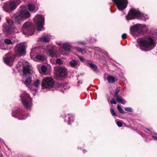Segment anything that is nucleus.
<instances>
[{
    "mask_svg": "<svg viewBox=\"0 0 157 157\" xmlns=\"http://www.w3.org/2000/svg\"><path fill=\"white\" fill-rule=\"evenodd\" d=\"M78 58H79V60H80V61L81 62H84L85 60L83 58H82V57H80V56H79L78 57Z\"/></svg>",
    "mask_w": 157,
    "mask_h": 157,
    "instance_id": "37998d69",
    "label": "nucleus"
},
{
    "mask_svg": "<svg viewBox=\"0 0 157 157\" xmlns=\"http://www.w3.org/2000/svg\"><path fill=\"white\" fill-rule=\"evenodd\" d=\"M56 63L59 65H61L63 63V61L61 59H58L56 60Z\"/></svg>",
    "mask_w": 157,
    "mask_h": 157,
    "instance_id": "e433bc0d",
    "label": "nucleus"
},
{
    "mask_svg": "<svg viewBox=\"0 0 157 157\" xmlns=\"http://www.w3.org/2000/svg\"><path fill=\"white\" fill-rule=\"evenodd\" d=\"M31 82V79L30 77H29L26 79L24 82V84L26 86H27L29 89L31 86L30 82Z\"/></svg>",
    "mask_w": 157,
    "mask_h": 157,
    "instance_id": "5701e85b",
    "label": "nucleus"
},
{
    "mask_svg": "<svg viewBox=\"0 0 157 157\" xmlns=\"http://www.w3.org/2000/svg\"><path fill=\"white\" fill-rule=\"evenodd\" d=\"M56 48L53 45H49L48 47L47 52L49 56L52 58L56 56Z\"/></svg>",
    "mask_w": 157,
    "mask_h": 157,
    "instance_id": "4468645a",
    "label": "nucleus"
},
{
    "mask_svg": "<svg viewBox=\"0 0 157 157\" xmlns=\"http://www.w3.org/2000/svg\"><path fill=\"white\" fill-rule=\"evenodd\" d=\"M79 43H80V44H83V43L82 42H79Z\"/></svg>",
    "mask_w": 157,
    "mask_h": 157,
    "instance_id": "8fccbe9b",
    "label": "nucleus"
},
{
    "mask_svg": "<svg viewBox=\"0 0 157 157\" xmlns=\"http://www.w3.org/2000/svg\"><path fill=\"white\" fill-rule=\"evenodd\" d=\"M50 38L48 35H45L42 37L38 39V41L41 42H48L49 41Z\"/></svg>",
    "mask_w": 157,
    "mask_h": 157,
    "instance_id": "4be33fe9",
    "label": "nucleus"
},
{
    "mask_svg": "<svg viewBox=\"0 0 157 157\" xmlns=\"http://www.w3.org/2000/svg\"><path fill=\"white\" fill-rule=\"evenodd\" d=\"M54 81L51 78H45L43 80L42 82V89L43 91L52 90Z\"/></svg>",
    "mask_w": 157,
    "mask_h": 157,
    "instance_id": "39448f33",
    "label": "nucleus"
},
{
    "mask_svg": "<svg viewBox=\"0 0 157 157\" xmlns=\"http://www.w3.org/2000/svg\"><path fill=\"white\" fill-rule=\"evenodd\" d=\"M28 7L30 11L35 12L37 10H35V6L33 4H29L28 5Z\"/></svg>",
    "mask_w": 157,
    "mask_h": 157,
    "instance_id": "a878e982",
    "label": "nucleus"
},
{
    "mask_svg": "<svg viewBox=\"0 0 157 157\" xmlns=\"http://www.w3.org/2000/svg\"><path fill=\"white\" fill-rule=\"evenodd\" d=\"M44 49L41 48L35 47L32 48L31 50V52L30 53V56L31 58H34L36 56H37V54H39L40 52H43Z\"/></svg>",
    "mask_w": 157,
    "mask_h": 157,
    "instance_id": "f3484780",
    "label": "nucleus"
},
{
    "mask_svg": "<svg viewBox=\"0 0 157 157\" xmlns=\"http://www.w3.org/2000/svg\"><path fill=\"white\" fill-rule=\"evenodd\" d=\"M116 99L118 102H120L123 104H124L126 102V101L122 99L121 97L120 96L116 98Z\"/></svg>",
    "mask_w": 157,
    "mask_h": 157,
    "instance_id": "7c9ffc66",
    "label": "nucleus"
},
{
    "mask_svg": "<svg viewBox=\"0 0 157 157\" xmlns=\"http://www.w3.org/2000/svg\"><path fill=\"white\" fill-rule=\"evenodd\" d=\"M117 124L118 126L119 127H121L122 125V123L120 121H117Z\"/></svg>",
    "mask_w": 157,
    "mask_h": 157,
    "instance_id": "a19ab883",
    "label": "nucleus"
},
{
    "mask_svg": "<svg viewBox=\"0 0 157 157\" xmlns=\"http://www.w3.org/2000/svg\"><path fill=\"white\" fill-rule=\"evenodd\" d=\"M25 45L21 43L17 44L14 48L16 54L18 56H21L25 54Z\"/></svg>",
    "mask_w": 157,
    "mask_h": 157,
    "instance_id": "9d476101",
    "label": "nucleus"
},
{
    "mask_svg": "<svg viewBox=\"0 0 157 157\" xmlns=\"http://www.w3.org/2000/svg\"><path fill=\"white\" fill-rule=\"evenodd\" d=\"M152 137L155 139L157 140V134H156L155 135L153 136Z\"/></svg>",
    "mask_w": 157,
    "mask_h": 157,
    "instance_id": "de8ad7c7",
    "label": "nucleus"
},
{
    "mask_svg": "<svg viewBox=\"0 0 157 157\" xmlns=\"http://www.w3.org/2000/svg\"><path fill=\"white\" fill-rule=\"evenodd\" d=\"M35 57L36 59L40 62L44 61L45 59L44 56L41 55L36 56Z\"/></svg>",
    "mask_w": 157,
    "mask_h": 157,
    "instance_id": "cd10ccee",
    "label": "nucleus"
},
{
    "mask_svg": "<svg viewBox=\"0 0 157 157\" xmlns=\"http://www.w3.org/2000/svg\"><path fill=\"white\" fill-rule=\"evenodd\" d=\"M127 36V34L126 33H124L122 35V39H125L126 36Z\"/></svg>",
    "mask_w": 157,
    "mask_h": 157,
    "instance_id": "c03bdc74",
    "label": "nucleus"
},
{
    "mask_svg": "<svg viewBox=\"0 0 157 157\" xmlns=\"http://www.w3.org/2000/svg\"><path fill=\"white\" fill-rule=\"evenodd\" d=\"M110 111L111 113L113 116H117V115L115 113L114 110L113 109H111Z\"/></svg>",
    "mask_w": 157,
    "mask_h": 157,
    "instance_id": "4c0bfd02",
    "label": "nucleus"
},
{
    "mask_svg": "<svg viewBox=\"0 0 157 157\" xmlns=\"http://www.w3.org/2000/svg\"><path fill=\"white\" fill-rule=\"evenodd\" d=\"M3 30L5 34H10L15 28V26L12 20H7V23L3 25Z\"/></svg>",
    "mask_w": 157,
    "mask_h": 157,
    "instance_id": "9b49d317",
    "label": "nucleus"
},
{
    "mask_svg": "<svg viewBox=\"0 0 157 157\" xmlns=\"http://www.w3.org/2000/svg\"><path fill=\"white\" fill-rule=\"evenodd\" d=\"M147 39H142L138 42V44L142 51L146 52L147 50Z\"/></svg>",
    "mask_w": 157,
    "mask_h": 157,
    "instance_id": "dca6fc26",
    "label": "nucleus"
},
{
    "mask_svg": "<svg viewBox=\"0 0 157 157\" xmlns=\"http://www.w3.org/2000/svg\"><path fill=\"white\" fill-rule=\"evenodd\" d=\"M120 87H117L115 90V93L114 97L115 98H117L119 97V96L118 95V92L120 90Z\"/></svg>",
    "mask_w": 157,
    "mask_h": 157,
    "instance_id": "2f4dec72",
    "label": "nucleus"
},
{
    "mask_svg": "<svg viewBox=\"0 0 157 157\" xmlns=\"http://www.w3.org/2000/svg\"><path fill=\"white\" fill-rule=\"evenodd\" d=\"M130 32L134 36H138L139 35H144L147 31V27L145 25L141 24L134 25L130 28Z\"/></svg>",
    "mask_w": 157,
    "mask_h": 157,
    "instance_id": "7ed1b4c3",
    "label": "nucleus"
},
{
    "mask_svg": "<svg viewBox=\"0 0 157 157\" xmlns=\"http://www.w3.org/2000/svg\"><path fill=\"white\" fill-rule=\"evenodd\" d=\"M30 14L24 6H21L20 11L14 15V20L17 24L20 23L24 19L29 17Z\"/></svg>",
    "mask_w": 157,
    "mask_h": 157,
    "instance_id": "f257e3e1",
    "label": "nucleus"
},
{
    "mask_svg": "<svg viewBox=\"0 0 157 157\" xmlns=\"http://www.w3.org/2000/svg\"><path fill=\"white\" fill-rule=\"evenodd\" d=\"M65 122H67L68 123V124H69L70 123L73 122V118L70 117L68 116L67 118L66 117L65 119L64 120Z\"/></svg>",
    "mask_w": 157,
    "mask_h": 157,
    "instance_id": "c756f323",
    "label": "nucleus"
},
{
    "mask_svg": "<svg viewBox=\"0 0 157 157\" xmlns=\"http://www.w3.org/2000/svg\"><path fill=\"white\" fill-rule=\"evenodd\" d=\"M0 48H1L2 49H6V48L3 47V44H1L0 45Z\"/></svg>",
    "mask_w": 157,
    "mask_h": 157,
    "instance_id": "a18cd8bd",
    "label": "nucleus"
},
{
    "mask_svg": "<svg viewBox=\"0 0 157 157\" xmlns=\"http://www.w3.org/2000/svg\"><path fill=\"white\" fill-rule=\"evenodd\" d=\"M28 64V62H26L23 59H21L18 62L17 66H22L23 68V66H25L26 64Z\"/></svg>",
    "mask_w": 157,
    "mask_h": 157,
    "instance_id": "b1692460",
    "label": "nucleus"
},
{
    "mask_svg": "<svg viewBox=\"0 0 157 157\" xmlns=\"http://www.w3.org/2000/svg\"><path fill=\"white\" fill-rule=\"evenodd\" d=\"M58 73L61 77H64L66 75L65 68L63 67H60L59 69Z\"/></svg>",
    "mask_w": 157,
    "mask_h": 157,
    "instance_id": "aec40b11",
    "label": "nucleus"
},
{
    "mask_svg": "<svg viewBox=\"0 0 157 157\" xmlns=\"http://www.w3.org/2000/svg\"><path fill=\"white\" fill-rule=\"evenodd\" d=\"M110 103L111 104H117V102L114 98H113L110 101Z\"/></svg>",
    "mask_w": 157,
    "mask_h": 157,
    "instance_id": "58836bf2",
    "label": "nucleus"
},
{
    "mask_svg": "<svg viewBox=\"0 0 157 157\" xmlns=\"http://www.w3.org/2000/svg\"><path fill=\"white\" fill-rule=\"evenodd\" d=\"M21 2L20 0H12L9 4H5L4 6L3 7V9L6 12L8 11L9 9L12 11L16 8Z\"/></svg>",
    "mask_w": 157,
    "mask_h": 157,
    "instance_id": "6e6552de",
    "label": "nucleus"
},
{
    "mask_svg": "<svg viewBox=\"0 0 157 157\" xmlns=\"http://www.w3.org/2000/svg\"><path fill=\"white\" fill-rule=\"evenodd\" d=\"M22 103L27 109H30L32 105V99L29 95L27 93L22 94L21 96Z\"/></svg>",
    "mask_w": 157,
    "mask_h": 157,
    "instance_id": "0eeeda50",
    "label": "nucleus"
},
{
    "mask_svg": "<svg viewBox=\"0 0 157 157\" xmlns=\"http://www.w3.org/2000/svg\"><path fill=\"white\" fill-rule=\"evenodd\" d=\"M31 67L28 64H26L25 66H23V72L25 75H27L30 73Z\"/></svg>",
    "mask_w": 157,
    "mask_h": 157,
    "instance_id": "6ab92c4d",
    "label": "nucleus"
},
{
    "mask_svg": "<svg viewBox=\"0 0 157 157\" xmlns=\"http://www.w3.org/2000/svg\"><path fill=\"white\" fill-rule=\"evenodd\" d=\"M137 18L146 21V19L144 15L141 13L139 11L134 8H132L129 11L126 16V19L130 20Z\"/></svg>",
    "mask_w": 157,
    "mask_h": 157,
    "instance_id": "20e7f679",
    "label": "nucleus"
},
{
    "mask_svg": "<svg viewBox=\"0 0 157 157\" xmlns=\"http://www.w3.org/2000/svg\"><path fill=\"white\" fill-rule=\"evenodd\" d=\"M154 39H157V30H150L148 34V51L151 50L155 47L156 43Z\"/></svg>",
    "mask_w": 157,
    "mask_h": 157,
    "instance_id": "f03ea898",
    "label": "nucleus"
},
{
    "mask_svg": "<svg viewBox=\"0 0 157 157\" xmlns=\"http://www.w3.org/2000/svg\"><path fill=\"white\" fill-rule=\"evenodd\" d=\"M85 150H83V152L84 153H85Z\"/></svg>",
    "mask_w": 157,
    "mask_h": 157,
    "instance_id": "3c124183",
    "label": "nucleus"
},
{
    "mask_svg": "<svg viewBox=\"0 0 157 157\" xmlns=\"http://www.w3.org/2000/svg\"><path fill=\"white\" fill-rule=\"evenodd\" d=\"M12 114L13 117L17 118L19 120L25 119L26 118V117L24 115V112L22 109L18 108L13 110Z\"/></svg>",
    "mask_w": 157,
    "mask_h": 157,
    "instance_id": "f8f14e48",
    "label": "nucleus"
},
{
    "mask_svg": "<svg viewBox=\"0 0 157 157\" xmlns=\"http://www.w3.org/2000/svg\"><path fill=\"white\" fill-rule=\"evenodd\" d=\"M34 30V27L32 23L28 21L23 25L21 32L24 34L31 35L33 33Z\"/></svg>",
    "mask_w": 157,
    "mask_h": 157,
    "instance_id": "423d86ee",
    "label": "nucleus"
},
{
    "mask_svg": "<svg viewBox=\"0 0 157 157\" xmlns=\"http://www.w3.org/2000/svg\"><path fill=\"white\" fill-rule=\"evenodd\" d=\"M80 52H81L82 54H84L86 53V51L84 49H82V50H81Z\"/></svg>",
    "mask_w": 157,
    "mask_h": 157,
    "instance_id": "49530a36",
    "label": "nucleus"
},
{
    "mask_svg": "<svg viewBox=\"0 0 157 157\" xmlns=\"http://www.w3.org/2000/svg\"><path fill=\"white\" fill-rule=\"evenodd\" d=\"M116 4L118 10H122L125 9L127 6V0H112Z\"/></svg>",
    "mask_w": 157,
    "mask_h": 157,
    "instance_id": "ddd939ff",
    "label": "nucleus"
},
{
    "mask_svg": "<svg viewBox=\"0 0 157 157\" xmlns=\"http://www.w3.org/2000/svg\"><path fill=\"white\" fill-rule=\"evenodd\" d=\"M142 136H144V135H142Z\"/></svg>",
    "mask_w": 157,
    "mask_h": 157,
    "instance_id": "603ef678",
    "label": "nucleus"
},
{
    "mask_svg": "<svg viewBox=\"0 0 157 157\" xmlns=\"http://www.w3.org/2000/svg\"><path fill=\"white\" fill-rule=\"evenodd\" d=\"M117 108L120 113H124V111L119 105H117Z\"/></svg>",
    "mask_w": 157,
    "mask_h": 157,
    "instance_id": "473e14b6",
    "label": "nucleus"
},
{
    "mask_svg": "<svg viewBox=\"0 0 157 157\" xmlns=\"http://www.w3.org/2000/svg\"><path fill=\"white\" fill-rule=\"evenodd\" d=\"M47 69V67L44 65H42L41 67V69L43 74H45Z\"/></svg>",
    "mask_w": 157,
    "mask_h": 157,
    "instance_id": "72a5a7b5",
    "label": "nucleus"
},
{
    "mask_svg": "<svg viewBox=\"0 0 157 157\" xmlns=\"http://www.w3.org/2000/svg\"><path fill=\"white\" fill-rule=\"evenodd\" d=\"M124 110L125 111L129 112H133L132 108L129 107H125L124 108Z\"/></svg>",
    "mask_w": 157,
    "mask_h": 157,
    "instance_id": "f704fd0d",
    "label": "nucleus"
},
{
    "mask_svg": "<svg viewBox=\"0 0 157 157\" xmlns=\"http://www.w3.org/2000/svg\"><path fill=\"white\" fill-rule=\"evenodd\" d=\"M75 49L77 51L80 52L81 50H82V48L78 47H76L75 48Z\"/></svg>",
    "mask_w": 157,
    "mask_h": 157,
    "instance_id": "79ce46f5",
    "label": "nucleus"
},
{
    "mask_svg": "<svg viewBox=\"0 0 157 157\" xmlns=\"http://www.w3.org/2000/svg\"><path fill=\"white\" fill-rule=\"evenodd\" d=\"M40 84L39 80L37 79L34 81L33 83L31 84L30 89L35 91L37 90V88L39 86Z\"/></svg>",
    "mask_w": 157,
    "mask_h": 157,
    "instance_id": "a211bd4d",
    "label": "nucleus"
},
{
    "mask_svg": "<svg viewBox=\"0 0 157 157\" xmlns=\"http://www.w3.org/2000/svg\"><path fill=\"white\" fill-rule=\"evenodd\" d=\"M69 65L72 67H75L78 65V62L75 59H72L69 63Z\"/></svg>",
    "mask_w": 157,
    "mask_h": 157,
    "instance_id": "393cba45",
    "label": "nucleus"
},
{
    "mask_svg": "<svg viewBox=\"0 0 157 157\" xmlns=\"http://www.w3.org/2000/svg\"><path fill=\"white\" fill-rule=\"evenodd\" d=\"M89 67L94 71H96L97 69V67L94 64L92 63H90Z\"/></svg>",
    "mask_w": 157,
    "mask_h": 157,
    "instance_id": "c85d7f7f",
    "label": "nucleus"
},
{
    "mask_svg": "<svg viewBox=\"0 0 157 157\" xmlns=\"http://www.w3.org/2000/svg\"><path fill=\"white\" fill-rule=\"evenodd\" d=\"M63 47L64 49L67 51H69L71 48V47L69 44L64 43L63 44Z\"/></svg>",
    "mask_w": 157,
    "mask_h": 157,
    "instance_id": "bb28decb",
    "label": "nucleus"
},
{
    "mask_svg": "<svg viewBox=\"0 0 157 157\" xmlns=\"http://www.w3.org/2000/svg\"><path fill=\"white\" fill-rule=\"evenodd\" d=\"M108 82L110 83H113L117 80V79L116 77H113L112 76L109 75L107 78Z\"/></svg>",
    "mask_w": 157,
    "mask_h": 157,
    "instance_id": "412c9836",
    "label": "nucleus"
},
{
    "mask_svg": "<svg viewBox=\"0 0 157 157\" xmlns=\"http://www.w3.org/2000/svg\"><path fill=\"white\" fill-rule=\"evenodd\" d=\"M34 21L36 24L38 31H42L44 29L43 27L44 21V16L41 15H37L34 18Z\"/></svg>",
    "mask_w": 157,
    "mask_h": 157,
    "instance_id": "1a4fd4ad",
    "label": "nucleus"
},
{
    "mask_svg": "<svg viewBox=\"0 0 157 157\" xmlns=\"http://www.w3.org/2000/svg\"><path fill=\"white\" fill-rule=\"evenodd\" d=\"M84 62L86 63L87 64V65L89 66L90 63H91L90 62V61L89 60H85L84 61Z\"/></svg>",
    "mask_w": 157,
    "mask_h": 157,
    "instance_id": "ea45409f",
    "label": "nucleus"
},
{
    "mask_svg": "<svg viewBox=\"0 0 157 157\" xmlns=\"http://www.w3.org/2000/svg\"><path fill=\"white\" fill-rule=\"evenodd\" d=\"M136 46H137V47H138V45H137V44H136Z\"/></svg>",
    "mask_w": 157,
    "mask_h": 157,
    "instance_id": "864d4df0",
    "label": "nucleus"
},
{
    "mask_svg": "<svg viewBox=\"0 0 157 157\" xmlns=\"http://www.w3.org/2000/svg\"><path fill=\"white\" fill-rule=\"evenodd\" d=\"M58 44L59 45H61V43H58L57 44Z\"/></svg>",
    "mask_w": 157,
    "mask_h": 157,
    "instance_id": "09e8293b",
    "label": "nucleus"
},
{
    "mask_svg": "<svg viewBox=\"0 0 157 157\" xmlns=\"http://www.w3.org/2000/svg\"><path fill=\"white\" fill-rule=\"evenodd\" d=\"M4 42L6 44H12V42L11 41L8 39H6L4 40Z\"/></svg>",
    "mask_w": 157,
    "mask_h": 157,
    "instance_id": "c9c22d12",
    "label": "nucleus"
},
{
    "mask_svg": "<svg viewBox=\"0 0 157 157\" xmlns=\"http://www.w3.org/2000/svg\"><path fill=\"white\" fill-rule=\"evenodd\" d=\"M13 56L10 53H8L6 54L5 57H3L4 62L7 64L11 65L14 59Z\"/></svg>",
    "mask_w": 157,
    "mask_h": 157,
    "instance_id": "2eb2a0df",
    "label": "nucleus"
}]
</instances>
